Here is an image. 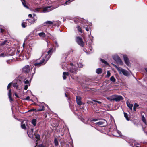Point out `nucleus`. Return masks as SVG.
Instances as JSON below:
<instances>
[{
  "instance_id": "1",
  "label": "nucleus",
  "mask_w": 147,
  "mask_h": 147,
  "mask_svg": "<svg viewBox=\"0 0 147 147\" xmlns=\"http://www.w3.org/2000/svg\"><path fill=\"white\" fill-rule=\"evenodd\" d=\"M51 52V50H50L47 52H45L42 55L43 59L39 63H34V65L36 67H38L39 66H41L42 65V64L44 63V62H46L50 57V55L49 54Z\"/></svg>"
},
{
  "instance_id": "2",
  "label": "nucleus",
  "mask_w": 147,
  "mask_h": 147,
  "mask_svg": "<svg viewBox=\"0 0 147 147\" xmlns=\"http://www.w3.org/2000/svg\"><path fill=\"white\" fill-rule=\"evenodd\" d=\"M113 65L117 69L120 74H123L124 76H130L131 72H129L119 67H117L116 65L113 64Z\"/></svg>"
},
{
  "instance_id": "3",
  "label": "nucleus",
  "mask_w": 147,
  "mask_h": 147,
  "mask_svg": "<svg viewBox=\"0 0 147 147\" xmlns=\"http://www.w3.org/2000/svg\"><path fill=\"white\" fill-rule=\"evenodd\" d=\"M33 18H34V17H33ZM36 20H35L34 18V20L33 21H31V20H26V22H24L22 23V26L23 28H25L27 26V25H30L31 24H33L34 22H36Z\"/></svg>"
},
{
  "instance_id": "4",
  "label": "nucleus",
  "mask_w": 147,
  "mask_h": 147,
  "mask_svg": "<svg viewBox=\"0 0 147 147\" xmlns=\"http://www.w3.org/2000/svg\"><path fill=\"white\" fill-rule=\"evenodd\" d=\"M113 58L115 60L117 64L120 65H123V62L117 55H113Z\"/></svg>"
},
{
  "instance_id": "5",
  "label": "nucleus",
  "mask_w": 147,
  "mask_h": 147,
  "mask_svg": "<svg viewBox=\"0 0 147 147\" xmlns=\"http://www.w3.org/2000/svg\"><path fill=\"white\" fill-rule=\"evenodd\" d=\"M59 6V5H58L57 7H53L51 6L45 7H44L43 8V11L44 13L48 12L55 8H57Z\"/></svg>"
},
{
  "instance_id": "6",
  "label": "nucleus",
  "mask_w": 147,
  "mask_h": 147,
  "mask_svg": "<svg viewBox=\"0 0 147 147\" xmlns=\"http://www.w3.org/2000/svg\"><path fill=\"white\" fill-rule=\"evenodd\" d=\"M76 41L77 43L80 46L83 47L84 45V43L82 38L80 37H77Z\"/></svg>"
},
{
  "instance_id": "7",
  "label": "nucleus",
  "mask_w": 147,
  "mask_h": 147,
  "mask_svg": "<svg viewBox=\"0 0 147 147\" xmlns=\"http://www.w3.org/2000/svg\"><path fill=\"white\" fill-rule=\"evenodd\" d=\"M123 57L125 63L127 66H130V63L127 57V56L126 55H123Z\"/></svg>"
},
{
  "instance_id": "8",
  "label": "nucleus",
  "mask_w": 147,
  "mask_h": 147,
  "mask_svg": "<svg viewBox=\"0 0 147 147\" xmlns=\"http://www.w3.org/2000/svg\"><path fill=\"white\" fill-rule=\"evenodd\" d=\"M114 100L116 102L119 101L123 100V98L121 96L114 95Z\"/></svg>"
},
{
  "instance_id": "9",
  "label": "nucleus",
  "mask_w": 147,
  "mask_h": 147,
  "mask_svg": "<svg viewBox=\"0 0 147 147\" xmlns=\"http://www.w3.org/2000/svg\"><path fill=\"white\" fill-rule=\"evenodd\" d=\"M30 71V69L28 65L26 66L23 68V71L24 72L28 73Z\"/></svg>"
},
{
  "instance_id": "10",
  "label": "nucleus",
  "mask_w": 147,
  "mask_h": 147,
  "mask_svg": "<svg viewBox=\"0 0 147 147\" xmlns=\"http://www.w3.org/2000/svg\"><path fill=\"white\" fill-rule=\"evenodd\" d=\"M81 98L79 96H78L76 97V101L77 104L80 105L82 104L81 101Z\"/></svg>"
},
{
  "instance_id": "11",
  "label": "nucleus",
  "mask_w": 147,
  "mask_h": 147,
  "mask_svg": "<svg viewBox=\"0 0 147 147\" xmlns=\"http://www.w3.org/2000/svg\"><path fill=\"white\" fill-rule=\"evenodd\" d=\"M11 90L10 89L9 91L8 95L9 98V100L11 102L13 100V99L11 98Z\"/></svg>"
},
{
  "instance_id": "12",
  "label": "nucleus",
  "mask_w": 147,
  "mask_h": 147,
  "mask_svg": "<svg viewBox=\"0 0 147 147\" xmlns=\"http://www.w3.org/2000/svg\"><path fill=\"white\" fill-rule=\"evenodd\" d=\"M107 98L109 100L111 101L114 100V95L111 96L109 97H107Z\"/></svg>"
},
{
  "instance_id": "13",
  "label": "nucleus",
  "mask_w": 147,
  "mask_h": 147,
  "mask_svg": "<svg viewBox=\"0 0 147 147\" xmlns=\"http://www.w3.org/2000/svg\"><path fill=\"white\" fill-rule=\"evenodd\" d=\"M27 133L28 136L30 138H31L32 136L31 135L33 133V129L32 128L30 132L28 131L27 132Z\"/></svg>"
},
{
  "instance_id": "14",
  "label": "nucleus",
  "mask_w": 147,
  "mask_h": 147,
  "mask_svg": "<svg viewBox=\"0 0 147 147\" xmlns=\"http://www.w3.org/2000/svg\"><path fill=\"white\" fill-rule=\"evenodd\" d=\"M63 79H65L66 78L67 76L68 75V72H64L63 73Z\"/></svg>"
},
{
  "instance_id": "15",
  "label": "nucleus",
  "mask_w": 147,
  "mask_h": 147,
  "mask_svg": "<svg viewBox=\"0 0 147 147\" xmlns=\"http://www.w3.org/2000/svg\"><path fill=\"white\" fill-rule=\"evenodd\" d=\"M127 104L129 108L132 110L133 107V105L132 104H130L129 102H127Z\"/></svg>"
},
{
  "instance_id": "16",
  "label": "nucleus",
  "mask_w": 147,
  "mask_h": 147,
  "mask_svg": "<svg viewBox=\"0 0 147 147\" xmlns=\"http://www.w3.org/2000/svg\"><path fill=\"white\" fill-rule=\"evenodd\" d=\"M24 121H21V128L23 129H25L26 128V125L25 124L23 123Z\"/></svg>"
},
{
  "instance_id": "17",
  "label": "nucleus",
  "mask_w": 147,
  "mask_h": 147,
  "mask_svg": "<svg viewBox=\"0 0 147 147\" xmlns=\"http://www.w3.org/2000/svg\"><path fill=\"white\" fill-rule=\"evenodd\" d=\"M102 72V69L101 68H98L96 70V72L98 74H100Z\"/></svg>"
},
{
  "instance_id": "18",
  "label": "nucleus",
  "mask_w": 147,
  "mask_h": 147,
  "mask_svg": "<svg viewBox=\"0 0 147 147\" xmlns=\"http://www.w3.org/2000/svg\"><path fill=\"white\" fill-rule=\"evenodd\" d=\"M4 27L0 25V32L1 33H3L4 31Z\"/></svg>"
},
{
  "instance_id": "19",
  "label": "nucleus",
  "mask_w": 147,
  "mask_h": 147,
  "mask_svg": "<svg viewBox=\"0 0 147 147\" xmlns=\"http://www.w3.org/2000/svg\"><path fill=\"white\" fill-rule=\"evenodd\" d=\"M53 22L50 21H47L44 24H49V25H48V26H49L50 25H52L53 24ZM46 25L45 24V25Z\"/></svg>"
},
{
  "instance_id": "20",
  "label": "nucleus",
  "mask_w": 147,
  "mask_h": 147,
  "mask_svg": "<svg viewBox=\"0 0 147 147\" xmlns=\"http://www.w3.org/2000/svg\"><path fill=\"white\" fill-rule=\"evenodd\" d=\"M40 9V8H36L35 9H31V11L34 12H37L39 11V10Z\"/></svg>"
},
{
  "instance_id": "21",
  "label": "nucleus",
  "mask_w": 147,
  "mask_h": 147,
  "mask_svg": "<svg viewBox=\"0 0 147 147\" xmlns=\"http://www.w3.org/2000/svg\"><path fill=\"white\" fill-rule=\"evenodd\" d=\"M39 35L40 37H44L45 36V34L44 32H41L39 34Z\"/></svg>"
},
{
  "instance_id": "22",
  "label": "nucleus",
  "mask_w": 147,
  "mask_h": 147,
  "mask_svg": "<svg viewBox=\"0 0 147 147\" xmlns=\"http://www.w3.org/2000/svg\"><path fill=\"white\" fill-rule=\"evenodd\" d=\"M22 3L23 5L26 8H28V7L26 5L25 2L24 0H22Z\"/></svg>"
},
{
  "instance_id": "23",
  "label": "nucleus",
  "mask_w": 147,
  "mask_h": 147,
  "mask_svg": "<svg viewBox=\"0 0 147 147\" xmlns=\"http://www.w3.org/2000/svg\"><path fill=\"white\" fill-rule=\"evenodd\" d=\"M110 80L113 82H115L116 80L115 78L113 76H111V77Z\"/></svg>"
},
{
  "instance_id": "24",
  "label": "nucleus",
  "mask_w": 147,
  "mask_h": 147,
  "mask_svg": "<svg viewBox=\"0 0 147 147\" xmlns=\"http://www.w3.org/2000/svg\"><path fill=\"white\" fill-rule=\"evenodd\" d=\"M139 106L136 103L134 105L133 109L134 111H136V108Z\"/></svg>"
},
{
  "instance_id": "25",
  "label": "nucleus",
  "mask_w": 147,
  "mask_h": 147,
  "mask_svg": "<svg viewBox=\"0 0 147 147\" xmlns=\"http://www.w3.org/2000/svg\"><path fill=\"white\" fill-rule=\"evenodd\" d=\"M36 120H32V123L34 126L36 125Z\"/></svg>"
},
{
  "instance_id": "26",
  "label": "nucleus",
  "mask_w": 147,
  "mask_h": 147,
  "mask_svg": "<svg viewBox=\"0 0 147 147\" xmlns=\"http://www.w3.org/2000/svg\"><path fill=\"white\" fill-rule=\"evenodd\" d=\"M36 138L38 140H39L40 138V136L39 134H36L35 136Z\"/></svg>"
},
{
  "instance_id": "27",
  "label": "nucleus",
  "mask_w": 147,
  "mask_h": 147,
  "mask_svg": "<svg viewBox=\"0 0 147 147\" xmlns=\"http://www.w3.org/2000/svg\"><path fill=\"white\" fill-rule=\"evenodd\" d=\"M73 0H69L68 1H66L65 3V4L64 5H67V4H68V3L70 2H71V1H73Z\"/></svg>"
},
{
  "instance_id": "28",
  "label": "nucleus",
  "mask_w": 147,
  "mask_h": 147,
  "mask_svg": "<svg viewBox=\"0 0 147 147\" xmlns=\"http://www.w3.org/2000/svg\"><path fill=\"white\" fill-rule=\"evenodd\" d=\"M104 123V122L102 121H100L96 123V124L98 125H103Z\"/></svg>"
},
{
  "instance_id": "29",
  "label": "nucleus",
  "mask_w": 147,
  "mask_h": 147,
  "mask_svg": "<svg viewBox=\"0 0 147 147\" xmlns=\"http://www.w3.org/2000/svg\"><path fill=\"white\" fill-rule=\"evenodd\" d=\"M101 61L102 62L104 63L105 64H106V65L108 64L107 63L105 60H104L102 59H101Z\"/></svg>"
},
{
  "instance_id": "30",
  "label": "nucleus",
  "mask_w": 147,
  "mask_h": 147,
  "mask_svg": "<svg viewBox=\"0 0 147 147\" xmlns=\"http://www.w3.org/2000/svg\"><path fill=\"white\" fill-rule=\"evenodd\" d=\"M78 65V67H82L83 66L82 63H79Z\"/></svg>"
},
{
  "instance_id": "31",
  "label": "nucleus",
  "mask_w": 147,
  "mask_h": 147,
  "mask_svg": "<svg viewBox=\"0 0 147 147\" xmlns=\"http://www.w3.org/2000/svg\"><path fill=\"white\" fill-rule=\"evenodd\" d=\"M77 29H78V30L80 32H81V33H82V30H81V28H80V27L79 26H78V27H77Z\"/></svg>"
},
{
  "instance_id": "32",
  "label": "nucleus",
  "mask_w": 147,
  "mask_h": 147,
  "mask_svg": "<svg viewBox=\"0 0 147 147\" xmlns=\"http://www.w3.org/2000/svg\"><path fill=\"white\" fill-rule=\"evenodd\" d=\"M54 142L55 145V146H57L58 145V142L56 139H55L54 140Z\"/></svg>"
},
{
  "instance_id": "33",
  "label": "nucleus",
  "mask_w": 147,
  "mask_h": 147,
  "mask_svg": "<svg viewBox=\"0 0 147 147\" xmlns=\"http://www.w3.org/2000/svg\"><path fill=\"white\" fill-rule=\"evenodd\" d=\"M84 28H86V31H88L90 29L89 28L86 27L85 25H83V26Z\"/></svg>"
},
{
  "instance_id": "34",
  "label": "nucleus",
  "mask_w": 147,
  "mask_h": 147,
  "mask_svg": "<svg viewBox=\"0 0 147 147\" xmlns=\"http://www.w3.org/2000/svg\"><path fill=\"white\" fill-rule=\"evenodd\" d=\"M110 73L109 71H107V76L108 77H109L110 76Z\"/></svg>"
},
{
  "instance_id": "35",
  "label": "nucleus",
  "mask_w": 147,
  "mask_h": 147,
  "mask_svg": "<svg viewBox=\"0 0 147 147\" xmlns=\"http://www.w3.org/2000/svg\"><path fill=\"white\" fill-rule=\"evenodd\" d=\"M29 86V85H26L25 86V87H24V89L25 90H26L27 89V88H28V86Z\"/></svg>"
},
{
  "instance_id": "36",
  "label": "nucleus",
  "mask_w": 147,
  "mask_h": 147,
  "mask_svg": "<svg viewBox=\"0 0 147 147\" xmlns=\"http://www.w3.org/2000/svg\"><path fill=\"white\" fill-rule=\"evenodd\" d=\"M11 83H10L8 85L7 87V89H9V88L11 87Z\"/></svg>"
},
{
  "instance_id": "37",
  "label": "nucleus",
  "mask_w": 147,
  "mask_h": 147,
  "mask_svg": "<svg viewBox=\"0 0 147 147\" xmlns=\"http://www.w3.org/2000/svg\"><path fill=\"white\" fill-rule=\"evenodd\" d=\"M144 113H141V116L142 117V119H145V117L144 116Z\"/></svg>"
},
{
  "instance_id": "38",
  "label": "nucleus",
  "mask_w": 147,
  "mask_h": 147,
  "mask_svg": "<svg viewBox=\"0 0 147 147\" xmlns=\"http://www.w3.org/2000/svg\"><path fill=\"white\" fill-rule=\"evenodd\" d=\"M124 116L125 117V118L127 119H127V117H128V116H127V114L125 113H124Z\"/></svg>"
},
{
  "instance_id": "39",
  "label": "nucleus",
  "mask_w": 147,
  "mask_h": 147,
  "mask_svg": "<svg viewBox=\"0 0 147 147\" xmlns=\"http://www.w3.org/2000/svg\"><path fill=\"white\" fill-rule=\"evenodd\" d=\"M24 83L25 84H27L29 85V81L28 80H24Z\"/></svg>"
},
{
  "instance_id": "40",
  "label": "nucleus",
  "mask_w": 147,
  "mask_h": 147,
  "mask_svg": "<svg viewBox=\"0 0 147 147\" xmlns=\"http://www.w3.org/2000/svg\"><path fill=\"white\" fill-rule=\"evenodd\" d=\"M76 71V69H74V70H72L71 69H70V72H71V73H74L75 72V71Z\"/></svg>"
},
{
  "instance_id": "41",
  "label": "nucleus",
  "mask_w": 147,
  "mask_h": 147,
  "mask_svg": "<svg viewBox=\"0 0 147 147\" xmlns=\"http://www.w3.org/2000/svg\"><path fill=\"white\" fill-rule=\"evenodd\" d=\"M13 86L14 87H16V88H17L18 86L16 84H13Z\"/></svg>"
},
{
  "instance_id": "42",
  "label": "nucleus",
  "mask_w": 147,
  "mask_h": 147,
  "mask_svg": "<svg viewBox=\"0 0 147 147\" xmlns=\"http://www.w3.org/2000/svg\"><path fill=\"white\" fill-rule=\"evenodd\" d=\"M116 131L118 134L119 135H121V133L120 131L118 130H117Z\"/></svg>"
},
{
  "instance_id": "43",
  "label": "nucleus",
  "mask_w": 147,
  "mask_h": 147,
  "mask_svg": "<svg viewBox=\"0 0 147 147\" xmlns=\"http://www.w3.org/2000/svg\"><path fill=\"white\" fill-rule=\"evenodd\" d=\"M7 41L5 40V41H4L2 43H1V45H4L5 44H6V43L7 42Z\"/></svg>"
},
{
  "instance_id": "44",
  "label": "nucleus",
  "mask_w": 147,
  "mask_h": 147,
  "mask_svg": "<svg viewBox=\"0 0 147 147\" xmlns=\"http://www.w3.org/2000/svg\"><path fill=\"white\" fill-rule=\"evenodd\" d=\"M142 121L145 124H146V120H142Z\"/></svg>"
},
{
  "instance_id": "45",
  "label": "nucleus",
  "mask_w": 147,
  "mask_h": 147,
  "mask_svg": "<svg viewBox=\"0 0 147 147\" xmlns=\"http://www.w3.org/2000/svg\"><path fill=\"white\" fill-rule=\"evenodd\" d=\"M4 56H5V55L3 53H2L0 55V56L4 57Z\"/></svg>"
},
{
  "instance_id": "46",
  "label": "nucleus",
  "mask_w": 147,
  "mask_h": 147,
  "mask_svg": "<svg viewBox=\"0 0 147 147\" xmlns=\"http://www.w3.org/2000/svg\"><path fill=\"white\" fill-rule=\"evenodd\" d=\"M39 147H45L42 144H40L39 145Z\"/></svg>"
},
{
  "instance_id": "47",
  "label": "nucleus",
  "mask_w": 147,
  "mask_h": 147,
  "mask_svg": "<svg viewBox=\"0 0 147 147\" xmlns=\"http://www.w3.org/2000/svg\"><path fill=\"white\" fill-rule=\"evenodd\" d=\"M93 101L94 102H97V103H98L99 104L101 103V102L98 101H96V100H93Z\"/></svg>"
},
{
  "instance_id": "48",
  "label": "nucleus",
  "mask_w": 147,
  "mask_h": 147,
  "mask_svg": "<svg viewBox=\"0 0 147 147\" xmlns=\"http://www.w3.org/2000/svg\"><path fill=\"white\" fill-rule=\"evenodd\" d=\"M132 122L134 123L135 125H137V124H136V121H134V120H133Z\"/></svg>"
},
{
  "instance_id": "49",
  "label": "nucleus",
  "mask_w": 147,
  "mask_h": 147,
  "mask_svg": "<svg viewBox=\"0 0 147 147\" xmlns=\"http://www.w3.org/2000/svg\"><path fill=\"white\" fill-rule=\"evenodd\" d=\"M29 98H30V97L29 96H28L26 97V100H28L29 99Z\"/></svg>"
},
{
  "instance_id": "50",
  "label": "nucleus",
  "mask_w": 147,
  "mask_h": 147,
  "mask_svg": "<svg viewBox=\"0 0 147 147\" xmlns=\"http://www.w3.org/2000/svg\"><path fill=\"white\" fill-rule=\"evenodd\" d=\"M32 15L31 14H29L28 15V17H32Z\"/></svg>"
},
{
  "instance_id": "51",
  "label": "nucleus",
  "mask_w": 147,
  "mask_h": 147,
  "mask_svg": "<svg viewBox=\"0 0 147 147\" xmlns=\"http://www.w3.org/2000/svg\"><path fill=\"white\" fill-rule=\"evenodd\" d=\"M15 95L16 96V97H18V96L17 95V94L16 93H15Z\"/></svg>"
},
{
  "instance_id": "52",
  "label": "nucleus",
  "mask_w": 147,
  "mask_h": 147,
  "mask_svg": "<svg viewBox=\"0 0 147 147\" xmlns=\"http://www.w3.org/2000/svg\"><path fill=\"white\" fill-rule=\"evenodd\" d=\"M43 109H38L37 110V111H41L43 110Z\"/></svg>"
},
{
  "instance_id": "53",
  "label": "nucleus",
  "mask_w": 147,
  "mask_h": 147,
  "mask_svg": "<svg viewBox=\"0 0 147 147\" xmlns=\"http://www.w3.org/2000/svg\"><path fill=\"white\" fill-rule=\"evenodd\" d=\"M35 109H31L29 110L28 111H33Z\"/></svg>"
},
{
  "instance_id": "54",
  "label": "nucleus",
  "mask_w": 147,
  "mask_h": 147,
  "mask_svg": "<svg viewBox=\"0 0 147 147\" xmlns=\"http://www.w3.org/2000/svg\"><path fill=\"white\" fill-rule=\"evenodd\" d=\"M35 109H31L29 110L28 111H33Z\"/></svg>"
},
{
  "instance_id": "55",
  "label": "nucleus",
  "mask_w": 147,
  "mask_h": 147,
  "mask_svg": "<svg viewBox=\"0 0 147 147\" xmlns=\"http://www.w3.org/2000/svg\"><path fill=\"white\" fill-rule=\"evenodd\" d=\"M136 147H141L140 146L138 145V146H136Z\"/></svg>"
},
{
  "instance_id": "56",
  "label": "nucleus",
  "mask_w": 147,
  "mask_h": 147,
  "mask_svg": "<svg viewBox=\"0 0 147 147\" xmlns=\"http://www.w3.org/2000/svg\"><path fill=\"white\" fill-rule=\"evenodd\" d=\"M145 70H146V71L147 72V68H145Z\"/></svg>"
},
{
  "instance_id": "57",
  "label": "nucleus",
  "mask_w": 147,
  "mask_h": 147,
  "mask_svg": "<svg viewBox=\"0 0 147 147\" xmlns=\"http://www.w3.org/2000/svg\"><path fill=\"white\" fill-rule=\"evenodd\" d=\"M82 121H87V120H82ZM82 122H84L83 121H82Z\"/></svg>"
},
{
  "instance_id": "58",
  "label": "nucleus",
  "mask_w": 147,
  "mask_h": 147,
  "mask_svg": "<svg viewBox=\"0 0 147 147\" xmlns=\"http://www.w3.org/2000/svg\"><path fill=\"white\" fill-rule=\"evenodd\" d=\"M92 121H96L97 120H92Z\"/></svg>"
},
{
  "instance_id": "59",
  "label": "nucleus",
  "mask_w": 147,
  "mask_h": 147,
  "mask_svg": "<svg viewBox=\"0 0 147 147\" xmlns=\"http://www.w3.org/2000/svg\"><path fill=\"white\" fill-rule=\"evenodd\" d=\"M71 66L73 65V64H72V63H71Z\"/></svg>"
},
{
  "instance_id": "60",
  "label": "nucleus",
  "mask_w": 147,
  "mask_h": 147,
  "mask_svg": "<svg viewBox=\"0 0 147 147\" xmlns=\"http://www.w3.org/2000/svg\"><path fill=\"white\" fill-rule=\"evenodd\" d=\"M24 44H23V47H24Z\"/></svg>"
},
{
  "instance_id": "61",
  "label": "nucleus",
  "mask_w": 147,
  "mask_h": 147,
  "mask_svg": "<svg viewBox=\"0 0 147 147\" xmlns=\"http://www.w3.org/2000/svg\"><path fill=\"white\" fill-rule=\"evenodd\" d=\"M33 15L34 16H35V15H36L35 14H33Z\"/></svg>"
},
{
  "instance_id": "62",
  "label": "nucleus",
  "mask_w": 147,
  "mask_h": 147,
  "mask_svg": "<svg viewBox=\"0 0 147 147\" xmlns=\"http://www.w3.org/2000/svg\"><path fill=\"white\" fill-rule=\"evenodd\" d=\"M65 95L66 96V97H67V95H66V94H65Z\"/></svg>"
},
{
  "instance_id": "63",
  "label": "nucleus",
  "mask_w": 147,
  "mask_h": 147,
  "mask_svg": "<svg viewBox=\"0 0 147 147\" xmlns=\"http://www.w3.org/2000/svg\"><path fill=\"white\" fill-rule=\"evenodd\" d=\"M104 121H106V120H104Z\"/></svg>"
}]
</instances>
